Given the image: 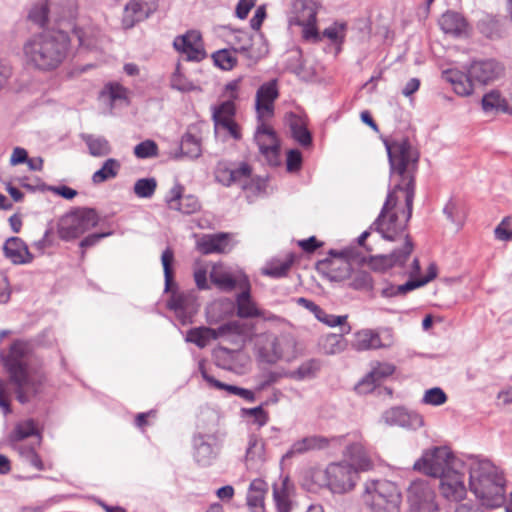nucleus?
<instances>
[{
	"mask_svg": "<svg viewBox=\"0 0 512 512\" xmlns=\"http://www.w3.org/2000/svg\"><path fill=\"white\" fill-rule=\"evenodd\" d=\"M384 145L388 154L391 177H398L399 181L388 193L373 226L385 240L397 241L403 238L404 243L401 249L393 250L388 255L370 258V267L377 271L403 266L413 251V243L404 231L412 215L415 196L414 174L419 160L418 151L406 138L384 140Z\"/></svg>",
	"mask_w": 512,
	"mask_h": 512,
	"instance_id": "1",
	"label": "nucleus"
},
{
	"mask_svg": "<svg viewBox=\"0 0 512 512\" xmlns=\"http://www.w3.org/2000/svg\"><path fill=\"white\" fill-rule=\"evenodd\" d=\"M69 47V36L63 31L52 30L34 34L23 43V63L31 70L54 71L66 59Z\"/></svg>",
	"mask_w": 512,
	"mask_h": 512,
	"instance_id": "2",
	"label": "nucleus"
},
{
	"mask_svg": "<svg viewBox=\"0 0 512 512\" xmlns=\"http://www.w3.org/2000/svg\"><path fill=\"white\" fill-rule=\"evenodd\" d=\"M29 357L30 346L22 340L14 341L8 354L2 356L16 398L22 404L28 403L41 392L45 380L42 371L30 366Z\"/></svg>",
	"mask_w": 512,
	"mask_h": 512,
	"instance_id": "3",
	"label": "nucleus"
},
{
	"mask_svg": "<svg viewBox=\"0 0 512 512\" xmlns=\"http://www.w3.org/2000/svg\"><path fill=\"white\" fill-rule=\"evenodd\" d=\"M470 490L487 508L500 507L505 501V480L488 461L470 469Z\"/></svg>",
	"mask_w": 512,
	"mask_h": 512,
	"instance_id": "4",
	"label": "nucleus"
},
{
	"mask_svg": "<svg viewBox=\"0 0 512 512\" xmlns=\"http://www.w3.org/2000/svg\"><path fill=\"white\" fill-rule=\"evenodd\" d=\"M297 354V341L291 333H264L259 336L258 355L268 364H275L280 360L290 362Z\"/></svg>",
	"mask_w": 512,
	"mask_h": 512,
	"instance_id": "5",
	"label": "nucleus"
},
{
	"mask_svg": "<svg viewBox=\"0 0 512 512\" xmlns=\"http://www.w3.org/2000/svg\"><path fill=\"white\" fill-rule=\"evenodd\" d=\"M365 503L371 512H400L402 497L390 481H373L366 485Z\"/></svg>",
	"mask_w": 512,
	"mask_h": 512,
	"instance_id": "6",
	"label": "nucleus"
},
{
	"mask_svg": "<svg viewBox=\"0 0 512 512\" xmlns=\"http://www.w3.org/2000/svg\"><path fill=\"white\" fill-rule=\"evenodd\" d=\"M98 222L99 215L94 208L78 207L59 219L57 232L62 240L70 241L97 226Z\"/></svg>",
	"mask_w": 512,
	"mask_h": 512,
	"instance_id": "7",
	"label": "nucleus"
},
{
	"mask_svg": "<svg viewBox=\"0 0 512 512\" xmlns=\"http://www.w3.org/2000/svg\"><path fill=\"white\" fill-rule=\"evenodd\" d=\"M463 466L447 447H434L423 452L413 465V469L427 476L439 478L451 468Z\"/></svg>",
	"mask_w": 512,
	"mask_h": 512,
	"instance_id": "8",
	"label": "nucleus"
},
{
	"mask_svg": "<svg viewBox=\"0 0 512 512\" xmlns=\"http://www.w3.org/2000/svg\"><path fill=\"white\" fill-rule=\"evenodd\" d=\"M326 486L334 494H345L354 489L359 480L357 468L346 461L333 462L324 471Z\"/></svg>",
	"mask_w": 512,
	"mask_h": 512,
	"instance_id": "9",
	"label": "nucleus"
},
{
	"mask_svg": "<svg viewBox=\"0 0 512 512\" xmlns=\"http://www.w3.org/2000/svg\"><path fill=\"white\" fill-rule=\"evenodd\" d=\"M407 501L411 512H439L435 491L426 480L411 482L407 489Z\"/></svg>",
	"mask_w": 512,
	"mask_h": 512,
	"instance_id": "10",
	"label": "nucleus"
},
{
	"mask_svg": "<svg viewBox=\"0 0 512 512\" xmlns=\"http://www.w3.org/2000/svg\"><path fill=\"white\" fill-rule=\"evenodd\" d=\"M242 326L237 321L227 322L218 328L198 327L192 328L187 332L186 341L196 344L199 348H204L211 340L219 338L230 339L242 334Z\"/></svg>",
	"mask_w": 512,
	"mask_h": 512,
	"instance_id": "11",
	"label": "nucleus"
},
{
	"mask_svg": "<svg viewBox=\"0 0 512 512\" xmlns=\"http://www.w3.org/2000/svg\"><path fill=\"white\" fill-rule=\"evenodd\" d=\"M393 343V332L389 328L379 330L363 329L354 334L352 347L357 351H366L389 348Z\"/></svg>",
	"mask_w": 512,
	"mask_h": 512,
	"instance_id": "12",
	"label": "nucleus"
},
{
	"mask_svg": "<svg viewBox=\"0 0 512 512\" xmlns=\"http://www.w3.org/2000/svg\"><path fill=\"white\" fill-rule=\"evenodd\" d=\"M344 436L325 437L321 435L307 436L295 441L287 452L283 455V460L291 459L295 456L305 454L310 451L324 450L330 447H339L342 445Z\"/></svg>",
	"mask_w": 512,
	"mask_h": 512,
	"instance_id": "13",
	"label": "nucleus"
},
{
	"mask_svg": "<svg viewBox=\"0 0 512 512\" xmlns=\"http://www.w3.org/2000/svg\"><path fill=\"white\" fill-rule=\"evenodd\" d=\"M439 479V490L445 499L460 502L466 497L464 465L451 468Z\"/></svg>",
	"mask_w": 512,
	"mask_h": 512,
	"instance_id": "14",
	"label": "nucleus"
},
{
	"mask_svg": "<svg viewBox=\"0 0 512 512\" xmlns=\"http://www.w3.org/2000/svg\"><path fill=\"white\" fill-rule=\"evenodd\" d=\"M279 97L277 80L263 83L255 95V110L258 121H266L274 115L275 101Z\"/></svg>",
	"mask_w": 512,
	"mask_h": 512,
	"instance_id": "15",
	"label": "nucleus"
},
{
	"mask_svg": "<svg viewBox=\"0 0 512 512\" xmlns=\"http://www.w3.org/2000/svg\"><path fill=\"white\" fill-rule=\"evenodd\" d=\"M386 425L399 426L405 429L417 430L424 426V418L418 412L403 406L391 407L382 414Z\"/></svg>",
	"mask_w": 512,
	"mask_h": 512,
	"instance_id": "16",
	"label": "nucleus"
},
{
	"mask_svg": "<svg viewBox=\"0 0 512 512\" xmlns=\"http://www.w3.org/2000/svg\"><path fill=\"white\" fill-rule=\"evenodd\" d=\"M252 169L249 164L242 162L238 167H232L227 161H219L215 167L214 175L217 182L224 186L240 184L243 187L251 176Z\"/></svg>",
	"mask_w": 512,
	"mask_h": 512,
	"instance_id": "17",
	"label": "nucleus"
},
{
	"mask_svg": "<svg viewBox=\"0 0 512 512\" xmlns=\"http://www.w3.org/2000/svg\"><path fill=\"white\" fill-rule=\"evenodd\" d=\"M255 132V142L260 153L266 158L270 165L278 164L279 142L273 129L265 121H258Z\"/></svg>",
	"mask_w": 512,
	"mask_h": 512,
	"instance_id": "18",
	"label": "nucleus"
},
{
	"mask_svg": "<svg viewBox=\"0 0 512 512\" xmlns=\"http://www.w3.org/2000/svg\"><path fill=\"white\" fill-rule=\"evenodd\" d=\"M173 46L188 61L199 62L206 57L202 37L198 31L191 30L182 36L176 37Z\"/></svg>",
	"mask_w": 512,
	"mask_h": 512,
	"instance_id": "19",
	"label": "nucleus"
},
{
	"mask_svg": "<svg viewBox=\"0 0 512 512\" xmlns=\"http://www.w3.org/2000/svg\"><path fill=\"white\" fill-rule=\"evenodd\" d=\"M468 73L475 83L486 85L502 77L504 66L494 59L476 60L470 64Z\"/></svg>",
	"mask_w": 512,
	"mask_h": 512,
	"instance_id": "20",
	"label": "nucleus"
},
{
	"mask_svg": "<svg viewBox=\"0 0 512 512\" xmlns=\"http://www.w3.org/2000/svg\"><path fill=\"white\" fill-rule=\"evenodd\" d=\"M184 187L176 183L165 196V202L169 209L183 214H193L200 209L198 199L193 195H183Z\"/></svg>",
	"mask_w": 512,
	"mask_h": 512,
	"instance_id": "21",
	"label": "nucleus"
},
{
	"mask_svg": "<svg viewBox=\"0 0 512 512\" xmlns=\"http://www.w3.org/2000/svg\"><path fill=\"white\" fill-rule=\"evenodd\" d=\"M156 9V0H130L124 8L122 23L131 28L136 22L146 19Z\"/></svg>",
	"mask_w": 512,
	"mask_h": 512,
	"instance_id": "22",
	"label": "nucleus"
},
{
	"mask_svg": "<svg viewBox=\"0 0 512 512\" xmlns=\"http://www.w3.org/2000/svg\"><path fill=\"white\" fill-rule=\"evenodd\" d=\"M167 306L183 321L191 318L198 310L197 299L192 292H172Z\"/></svg>",
	"mask_w": 512,
	"mask_h": 512,
	"instance_id": "23",
	"label": "nucleus"
},
{
	"mask_svg": "<svg viewBox=\"0 0 512 512\" xmlns=\"http://www.w3.org/2000/svg\"><path fill=\"white\" fill-rule=\"evenodd\" d=\"M3 250L6 258L14 264H26L33 259L27 245L18 237L9 238L5 242Z\"/></svg>",
	"mask_w": 512,
	"mask_h": 512,
	"instance_id": "24",
	"label": "nucleus"
},
{
	"mask_svg": "<svg viewBox=\"0 0 512 512\" xmlns=\"http://www.w3.org/2000/svg\"><path fill=\"white\" fill-rule=\"evenodd\" d=\"M241 287L245 289L236 297L237 315L240 318H256L260 314V309L252 300L250 286L247 279H243Z\"/></svg>",
	"mask_w": 512,
	"mask_h": 512,
	"instance_id": "25",
	"label": "nucleus"
},
{
	"mask_svg": "<svg viewBox=\"0 0 512 512\" xmlns=\"http://www.w3.org/2000/svg\"><path fill=\"white\" fill-rule=\"evenodd\" d=\"M394 371L395 366L393 364L377 363L359 383L358 388L363 392L371 391L378 383L391 376Z\"/></svg>",
	"mask_w": 512,
	"mask_h": 512,
	"instance_id": "26",
	"label": "nucleus"
},
{
	"mask_svg": "<svg viewBox=\"0 0 512 512\" xmlns=\"http://www.w3.org/2000/svg\"><path fill=\"white\" fill-rule=\"evenodd\" d=\"M439 25L444 33L455 37L465 34L468 28L466 19L455 11H447L442 14L439 19Z\"/></svg>",
	"mask_w": 512,
	"mask_h": 512,
	"instance_id": "27",
	"label": "nucleus"
},
{
	"mask_svg": "<svg viewBox=\"0 0 512 512\" xmlns=\"http://www.w3.org/2000/svg\"><path fill=\"white\" fill-rule=\"evenodd\" d=\"M443 78L452 84L454 91L460 96H468L473 92L475 80L468 72L450 69L443 72Z\"/></svg>",
	"mask_w": 512,
	"mask_h": 512,
	"instance_id": "28",
	"label": "nucleus"
},
{
	"mask_svg": "<svg viewBox=\"0 0 512 512\" xmlns=\"http://www.w3.org/2000/svg\"><path fill=\"white\" fill-rule=\"evenodd\" d=\"M268 485L262 479H254L249 486L247 505L251 512H265L264 497Z\"/></svg>",
	"mask_w": 512,
	"mask_h": 512,
	"instance_id": "29",
	"label": "nucleus"
},
{
	"mask_svg": "<svg viewBox=\"0 0 512 512\" xmlns=\"http://www.w3.org/2000/svg\"><path fill=\"white\" fill-rule=\"evenodd\" d=\"M231 43L235 52H240L249 59L258 60L261 57V53L255 51L252 37L247 31L234 30Z\"/></svg>",
	"mask_w": 512,
	"mask_h": 512,
	"instance_id": "30",
	"label": "nucleus"
},
{
	"mask_svg": "<svg viewBox=\"0 0 512 512\" xmlns=\"http://www.w3.org/2000/svg\"><path fill=\"white\" fill-rule=\"evenodd\" d=\"M228 247V235L218 233L212 235H204L198 242V250L207 255L211 253H224Z\"/></svg>",
	"mask_w": 512,
	"mask_h": 512,
	"instance_id": "31",
	"label": "nucleus"
},
{
	"mask_svg": "<svg viewBox=\"0 0 512 512\" xmlns=\"http://www.w3.org/2000/svg\"><path fill=\"white\" fill-rule=\"evenodd\" d=\"M344 457L351 461L349 464L357 468L358 472L369 470L372 467V463L361 443L348 445L344 451Z\"/></svg>",
	"mask_w": 512,
	"mask_h": 512,
	"instance_id": "32",
	"label": "nucleus"
},
{
	"mask_svg": "<svg viewBox=\"0 0 512 512\" xmlns=\"http://www.w3.org/2000/svg\"><path fill=\"white\" fill-rule=\"evenodd\" d=\"M80 137L93 157H105L112 152V147L104 136L82 133Z\"/></svg>",
	"mask_w": 512,
	"mask_h": 512,
	"instance_id": "33",
	"label": "nucleus"
},
{
	"mask_svg": "<svg viewBox=\"0 0 512 512\" xmlns=\"http://www.w3.org/2000/svg\"><path fill=\"white\" fill-rule=\"evenodd\" d=\"M476 26L478 31L489 39L502 37V24L497 15L483 13Z\"/></svg>",
	"mask_w": 512,
	"mask_h": 512,
	"instance_id": "34",
	"label": "nucleus"
},
{
	"mask_svg": "<svg viewBox=\"0 0 512 512\" xmlns=\"http://www.w3.org/2000/svg\"><path fill=\"white\" fill-rule=\"evenodd\" d=\"M291 487L288 478L273 485V498L278 512H290L292 502L290 500Z\"/></svg>",
	"mask_w": 512,
	"mask_h": 512,
	"instance_id": "35",
	"label": "nucleus"
},
{
	"mask_svg": "<svg viewBox=\"0 0 512 512\" xmlns=\"http://www.w3.org/2000/svg\"><path fill=\"white\" fill-rule=\"evenodd\" d=\"M322 368V362L319 359L311 358L301 363V365L286 374L287 377L302 381L315 378Z\"/></svg>",
	"mask_w": 512,
	"mask_h": 512,
	"instance_id": "36",
	"label": "nucleus"
},
{
	"mask_svg": "<svg viewBox=\"0 0 512 512\" xmlns=\"http://www.w3.org/2000/svg\"><path fill=\"white\" fill-rule=\"evenodd\" d=\"M347 343L342 334H328L318 341L319 350L325 355H335L346 349Z\"/></svg>",
	"mask_w": 512,
	"mask_h": 512,
	"instance_id": "37",
	"label": "nucleus"
},
{
	"mask_svg": "<svg viewBox=\"0 0 512 512\" xmlns=\"http://www.w3.org/2000/svg\"><path fill=\"white\" fill-rule=\"evenodd\" d=\"M264 443L256 435L249 436L245 461L248 466H254L264 461Z\"/></svg>",
	"mask_w": 512,
	"mask_h": 512,
	"instance_id": "38",
	"label": "nucleus"
},
{
	"mask_svg": "<svg viewBox=\"0 0 512 512\" xmlns=\"http://www.w3.org/2000/svg\"><path fill=\"white\" fill-rule=\"evenodd\" d=\"M235 111V104L232 101H224L220 105L213 107L212 119L215 130L220 131L222 124L234 120Z\"/></svg>",
	"mask_w": 512,
	"mask_h": 512,
	"instance_id": "39",
	"label": "nucleus"
},
{
	"mask_svg": "<svg viewBox=\"0 0 512 512\" xmlns=\"http://www.w3.org/2000/svg\"><path fill=\"white\" fill-rule=\"evenodd\" d=\"M351 264L343 258L331 261L326 272L330 281L341 282L351 276Z\"/></svg>",
	"mask_w": 512,
	"mask_h": 512,
	"instance_id": "40",
	"label": "nucleus"
},
{
	"mask_svg": "<svg viewBox=\"0 0 512 512\" xmlns=\"http://www.w3.org/2000/svg\"><path fill=\"white\" fill-rule=\"evenodd\" d=\"M121 168V164L117 159L108 158L102 167L94 172L92 181L94 184L103 183L109 179L115 178Z\"/></svg>",
	"mask_w": 512,
	"mask_h": 512,
	"instance_id": "41",
	"label": "nucleus"
},
{
	"mask_svg": "<svg viewBox=\"0 0 512 512\" xmlns=\"http://www.w3.org/2000/svg\"><path fill=\"white\" fill-rule=\"evenodd\" d=\"M181 151L183 155L192 159L200 157L202 154L200 139L190 132L185 133L181 140Z\"/></svg>",
	"mask_w": 512,
	"mask_h": 512,
	"instance_id": "42",
	"label": "nucleus"
},
{
	"mask_svg": "<svg viewBox=\"0 0 512 512\" xmlns=\"http://www.w3.org/2000/svg\"><path fill=\"white\" fill-rule=\"evenodd\" d=\"M290 129L293 138L303 147L310 146L312 143V136L308 129L305 127L303 121L294 117L290 122Z\"/></svg>",
	"mask_w": 512,
	"mask_h": 512,
	"instance_id": "43",
	"label": "nucleus"
},
{
	"mask_svg": "<svg viewBox=\"0 0 512 512\" xmlns=\"http://www.w3.org/2000/svg\"><path fill=\"white\" fill-rule=\"evenodd\" d=\"M194 443L195 458L197 462L202 465L209 464L215 454L212 445L209 442H207L203 436L195 438Z\"/></svg>",
	"mask_w": 512,
	"mask_h": 512,
	"instance_id": "44",
	"label": "nucleus"
},
{
	"mask_svg": "<svg viewBox=\"0 0 512 512\" xmlns=\"http://www.w3.org/2000/svg\"><path fill=\"white\" fill-rule=\"evenodd\" d=\"M211 281L221 290L230 292L238 284L237 280L228 272L218 271L215 268L210 273Z\"/></svg>",
	"mask_w": 512,
	"mask_h": 512,
	"instance_id": "45",
	"label": "nucleus"
},
{
	"mask_svg": "<svg viewBox=\"0 0 512 512\" xmlns=\"http://www.w3.org/2000/svg\"><path fill=\"white\" fill-rule=\"evenodd\" d=\"M320 322L330 326H341V330L343 334H348L351 331V327L346 325L347 315H333L326 313L321 307L320 312L315 316Z\"/></svg>",
	"mask_w": 512,
	"mask_h": 512,
	"instance_id": "46",
	"label": "nucleus"
},
{
	"mask_svg": "<svg viewBox=\"0 0 512 512\" xmlns=\"http://www.w3.org/2000/svg\"><path fill=\"white\" fill-rule=\"evenodd\" d=\"M235 51L230 49H222L213 53L212 58L214 64L222 70H231L237 64Z\"/></svg>",
	"mask_w": 512,
	"mask_h": 512,
	"instance_id": "47",
	"label": "nucleus"
},
{
	"mask_svg": "<svg viewBox=\"0 0 512 512\" xmlns=\"http://www.w3.org/2000/svg\"><path fill=\"white\" fill-rule=\"evenodd\" d=\"M506 100L503 99L498 91H491L482 98V108L485 112L503 111L505 112Z\"/></svg>",
	"mask_w": 512,
	"mask_h": 512,
	"instance_id": "48",
	"label": "nucleus"
},
{
	"mask_svg": "<svg viewBox=\"0 0 512 512\" xmlns=\"http://www.w3.org/2000/svg\"><path fill=\"white\" fill-rule=\"evenodd\" d=\"M157 188V181L155 178H141L138 179L133 187L135 195L139 198H151Z\"/></svg>",
	"mask_w": 512,
	"mask_h": 512,
	"instance_id": "49",
	"label": "nucleus"
},
{
	"mask_svg": "<svg viewBox=\"0 0 512 512\" xmlns=\"http://www.w3.org/2000/svg\"><path fill=\"white\" fill-rule=\"evenodd\" d=\"M161 262L164 270L165 291L168 292L171 290V286L173 284L172 264L174 262V252L170 247H167L163 251L161 255Z\"/></svg>",
	"mask_w": 512,
	"mask_h": 512,
	"instance_id": "50",
	"label": "nucleus"
},
{
	"mask_svg": "<svg viewBox=\"0 0 512 512\" xmlns=\"http://www.w3.org/2000/svg\"><path fill=\"white\" fill-rule=\"evenodd\" d=\"M49 7L47 1L36 3L28 14L29 20L33 23L44 26L48 21Z\"/></svg>",
	"mask_w": 512,
	"mask_h": 512,
	"instance_id": "51",
	"label": "nucleus"
},
{
	"mask_svg": "<svg viewBox=\"0 0 512 512\" xmlns=\"http://www.w3.org/2000/svg\"><path fill=\"white\" fill-rule=\"evenodd\" d=\"M134 154L139 159H147L158 155V146L153 140H145L134 147Z\"/></svg>",
	"mask_w": 512,
	"mask_h": 512,
	"instance_id": "52",
	"label": "nucleus"
},
{
	"mask_svg": "<svg viewBox=\"0 0 512 512\" xmlns=\"http://www.w3.org/2000/svg\"><path fill=\"white\" fill-rule=\"evenodd\" d=\"M447 401V395L439 387H433L425 391L422 403L432 406L443 405Z\"/></svg>",
	"mask_w": 512,
	"mask_h": 512,
	"instance_id": "53",
	"label": "nucleus"
},
{
	"mask_svg": "<svg viewBox=\"0 0 512 512\" xmlns=\"http://www.w3.org/2000/svg\"><path fill=\"white\" fill-rule=\"evenodd\" d=\"M291 23L301 26L308 23H316V11L308 4L302 3L300 11L293 18Z\"/></svg>",
	"mask_w": 512,
	"mask_h": 512,
	"instance_id": "54",
	"label": "nucleus"
},
{
	"mask_svg": "<svg viewBox=\"0 0 512 512\" xmlns=\"http://www.w3.org/2000/svg\"><path fill=\"white\" fill-rule=\"evenodd\" d=\"M349 286L355 290H369L372 288V278L366 271H357L352 275Z\"/></svg>",
	"mask_w": 512,
	"mask_h": 512,
	"instance_id": "55",
	"label": "nucleus"
},
{
	"mask_svg": "<svg viewBox=\"0 0 512 512\" xmlns=\"http://www.w3.org/2000/svg\"><path fill=\"white\" fill-rule=\"evenodd\" d=\"M200 372H201L203 379L209 384V386H211L215 389H218V390H224L228 394H231V395H233L234 392L236 391L237 386L226 384V383H223V382L215 379L213 376H211L207 373V371L205 370L203 365H200Z\"/></svg>",
	"mask_w": 512,
	"mask_h": 512,
	"instance_id": "56",
	"label": "nucleus"
},
{
	"mask_svg": "<svg viewBox=\"0 0 512 512\" xmlns=\"http://www.w3.org/2000/svg\"><path fill=\"white\" fill-rule=\"evenodd\" d=\"M293 262V258L287 259L279 264L271 263L268 267L264 269V274L271 277H282L287 274L289 271L291 264Z\"/></svg>",
	"mask_w": 512,
	"mask_h": 512,
	"instance_id": "57",
	"label": "nucleus"
},
{
	"mask_svg": "<svg viewBox=\"0 0 512 512\" xmlns=\"http://www.w3.org/2000/svg\"><path fill=\"white\" fill-rule=\"evenodd\" d=\"M414 285L411 279L402 285H389L382 289V296L390 298L397 295H405L406 293L414 290Z\"/></svg>",
	"mask_w": 512,
	"mask_h": 512,
	"instance_id": "58",
	"label": "nucleus"
},
{
	"mask_svg": "<svg viewBox=\"0 0 512 512\" xmlns=\"http://www.w3.org/2000/svg\"><path fill=\"white\" fill-rule=\"evenodd\" d=\"M302 164V154L297 149H291L287 153L286 165L289 172H294L300 169Z\"/></svg>",
	"mask_w": 512,
	"mask_h": 512,
	"instance_id": "59",
	"label": "nucleus"
},
{
	"mask_svg": "<svg viewBox=\"0 0 512 512\" xmlns=\"http://www.w3.org/2000/svg\"><path fill=\"white\" fill-rule=\"evenodd\" d=\"M443 213L450 222L457 224L458 226L462 225V216L460 215V211L454 202L449 201L445 205Z\"/></svg>",
	"mask_w": 512,
	"mask_h": 512,
	"instance_id": "60",
	"label": "nucleus"
},
{
	"mask_svg": "<svg viewBox=\"0 0 512 512\" xmlns=\"http://www.w3.org/2000/svg\"><path fill=\"white\" fill-rule=\"evenodd\" d=\"M243 412L248 415L254 417V421L260 426H264L268 422V413L262 408V406H257L254 408L243 409Z\"/></svg>",
	"mask_w": 512,
	"mask_h": 512,
	"instance_id": "61",
	"label": "nucleus"
},
{
	"mask_svg": "<svg viewBox=\"0 0 512 512\" xmlns=\"http://www.w3.org/2000/svg\"><path fill=\"white\" fill-rule=\"evenodd\" d=\"M345 24H333L323 31V35L333 42H337L344 37Z\"/></svg>",
	"mask_w": 512,
	"mask_h": 512,
	"instance_id": "62",
	"label": "nucleus"
},
{
	"mask_svg": "<svg viewBox=\"0 0 512 512\" xmlns=\"http://www.w3.org/2000/svg\"><path fill=\"white\" fill-rule=\"evenodd\" d=\"M36 432L35 425L32 421H26L25 423L18 425L15 429V438L17 440L25 439L29 436L34 435Z\"/></svg>",
	"mask_w": 512,
	"mask_h": 512,
	"instance_id": "63",
	"label": "nucleus"
},
{
	"mask_svg": "<svg viewBox=\"0 0 512 512\" xmlns=\"http://www.w3.org/2000/svg\"><path fill=\"white\" fill-rule=\"evenodd\" d=\"M494 234L498 240H512V230L509 228L507 219H503L502 222L495 228Z\"/></svg>",
	"mask_w": 512,
	"mask_h": 512,
	"instance_id": "64",
	"label": "nucleus"
}]
</instances>
